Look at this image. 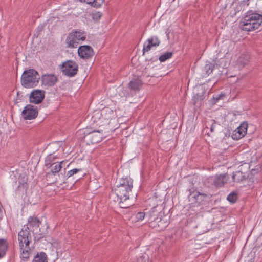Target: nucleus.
Segmentation results:
<instances>
[{
    "instance_id": "f257e3e1",
    "label": "nucleus",
    "mask_w": 262,
    "mask_h": 262,
    "mask_svg": "<svg viewBox=\"0 0 262 262\" xmlns=\"http://www.w3.org/2000/svg\"><path fill=\"white\" fill-rule=\"evenodd\" d=\"M132 189L117 186L115 190L110 193V198L115 202L119 201V205L121 208H128L132 205L129 197V193Z\"/></svg>"
},
{
    "instance_id": "f03ea898",
    "label": "nucleus",
    "mask_w": 262,
    "mask_h": 262,
    "mask_svg": "<svg viewBox=\"0 0 262 262\" xmlns=\"http://www.w3.org/2000/svg\"><path fill=\"white\" fill-rule=\"evenodd\" d=\"M261 23V15L248 13L241 19L240 26L243 30L251 31L258 29Z\"/></svg>"
},
{
    "instance_id": "7ed1b4c3",
    "label": "nucleus",
    "mask_w": 262,
    "mask_h": 262,
    "mask_svg": "<svg viewBox=\"0 0 262 262\" xmlns=\"http://www.w3.org/2000/svg\"><path fill=\"white\" fill-rule=\"evenodd\" d=\"M39 79L40 76L36 70L29 69L23 72L21 77V82L25 88H33L38 84Z\"/></svg>"
},
{
    "instance_id": "20e7f679",
    "label": "nucleus",
    "mask_w": 262,
    "mask_h": 262,
    "mask_svg": "<svg viewBox=\"0 0 262 262\" xmlns=\"http://www.w3.org/2000/svg\"><path fill=\"white\" fill-rule=\"evenodd\" d=\"M146 217L149 223L150 227L155 228L157 230H164L169 224V222L166 217H158L157 212L155 211L150 212Z\"/></svg>"
},
{
    "instance_id": "39448f33",
    "label": "nucleus",
    "mask_w": 262,
    "mask_h": 262,
    "mask_svg": "<svg viewBox=\"0 0 262 262\" xmlns=\"http://www.w3.org/2000/svg\"><path fill=\"white\" fill-rule=\"evenodd\" d=\"M62 74L68 77H72L77 74L78 71V66L73 60H67L60 66Z\"/></svg>"
},
{
    "instance_id": "423d86ee",
    "label": "nucleus",
    "mask_w": 262,
    "mask_h": 262,
    "mask_svg": "<svg viewBox=\"0 0 262 262\" xmlns=\"http://www.w3.org/2000/svg\"><path fill=\"white\" fill-rule=\"evenodd\" d=\"M32 237L28 226H24L18 233V241L19 247H30Z\"/></svg>"
},
{
    "instance_id": "0eeeda50",
    "label": "nucleus",
    "mask_w": 262,
    "mask_h": 262,
    "mask_svg": "<svg viewBox=\"0 0 262 262\" xmlns=\"http://www.w3.org/2000/svg\"><path fill=\"white\" fill-rule=\"evenodd\" d=\"M37 108L31 105H27L22 111V116L25 120H32L37 117Z\"/></svg>"
},
{
    "instance_id": "6e6552de",
    "label": "nucleus",
    "mask_w": 262,
    "mask_h": 262,
    "mask_svg": "<svg viewBox=\"0 0 262 262\" xmlns=\"http://www.w3.org/2000/svg\"><path fill=\"white\" fill-rule=\"evenodd\" d=\"M78 54L81 58L88 59L93 56L94 51L90 46H81L78 49Z\"/></svg>"
},
{
    "instance_id": "1a4fd4ad",
    "label": "nucleus",
    "mask_w": 262,
    "mask_h": 262,
    "mask_svg": "<svg viewBox=\"0 0 262 262\" xmlns=\"http://www.w3.org/2000/svg\"><path fill=\"white\" fill-rule=\"evenodd\" d=\"M52 160V155L51 154L48 156L47 157L45 162L46 165L47 167H51V171L52 173H56L60 171L62 168V164L64 161L60 162L51 163Z\"/></svg>"
},
{
    "instance_id": "9d476101",
    "label": "nucleus",
    "mask_w": 262,
    "mask_h": 262,
    "mask_svg": "<svg viewBox=\"0 0 262 262\" xmlns=\"http://www.w3.org/2000/svg\"><path fill=\"white\" fill-rule=\"evenodd\" d=\"M45 97V92L40 90H33L30 95V101L34 104L40 103Z\"/></svg>"
},
{
    "instance_id": "9b49d317",
    "label": "nucleus",
    "mask_w": 262,
    "mask_h": 262,
    "mask_svg": "<svg viewBox=\"0 0 262 262\" xmlns=\"http://www.w3.org/2000/svg\"><path fill=\"white\" fill-rule=\"evenodd\" d=\"M42 84L49 86L54 85L58 81V77L54 74H46L42 76Z\"/></svg>"
},
{
    "instance_id": "f8f14e48",
    "label": "nucleus",
    "mask_w": 262,
    "mask_h": 262,
    "mask_svg": "<svg viewBox=\"0 0 262 262\" xmlns=\"http://www.w3.org/2000/svg\"><path fill=\"white\" fill-rule=\"evenodd\" d=\"M88 138L91 140L92 144H95L100 142L103 138V134L99 131H93L88 135Z\"/></svg>"
},
{
    "instance_id": "ddd939ff",
    "label": "nucleus",
    "mask_w": 262,
    "mask_h": 262,
    "mask_svg": "<svg viewBox=\"0 0 262 262\" xmlns=\"http://www.w3.org/2000/svg\"><path fill=\"white\" fill-rule=\"evenodd\" d=\"M74 37V34L71 32L69 34L66 39V43L67 47L68 48H77L79 44V42L76 40Z\"/></svg>"
},
{
    "instance_id": "4468645a",
    "label": "nucleus",
    "mask_w": 262,
    "mask_h": 262,
    "mask_svg": "<svg viewBox=\"0 0 262 262\" xmlns=\"http://www.w3.org/2000/svg\"><path fill=\"white\" fill-rule=\"evenodd\" d=\"M228 180L226 174H221L215 177L213 179V184L216 187H221L227 182Z\"/></svg>"
},
{
    "instance_id": "2eb2a0df",
    "label": "nucleus",
    "mask_w": 262,
    "mask_h": 262,
    "mask_svg": "<svg viewBox=\"0 0 262 262\" xmlns=\"http://www.w3.org/2000/svg\"><path fill=\"white\" fill-rule=\"evenodd\" d=\"M248 124L247 123H243L237 128V132L233 135L236 136V138H241L244 137L247 130Z\"/></svg>"
},
{
    "instance_id": "dca6fc26",
    "label": "nucleus",
    "mask_w": 262,
    "mask_h": 262,
    "mask_svg": "<svg viewBox=\"0 0 262 262\" xmlns=\"http://www.w3.org/2000/svg\"><path fill=\"white\" fill-rule=\"evenodd\" d=\"M117 186L128 188V189L132 188L133 181L130 178H122L119 181Z\"/></svg>"
},
{
    "instance_id": "f3484780",
    "label": "nucleus",
    "mask_w": 262,
    "mask_h": 262,
    "mask_svg": "<svg viewBox=\"0 0 262 262\" xmlns=\"http://www.w3.org/2000/svg\"><path fill=\"white\" fill-rule=\"evenodd\" d=\"M249 59L250 56L248 54H243L238 57L237 64L239 68H243L248 63Z\"/></svg>"
},
{
    "instance_id": "a211bd4d",
    "label": "nucleus",
    "mask_w": 262,
    "mask_h": 262,
    "mask_svg": "<svg viewBox=\"0 0 262 262\" xmlns=\"http://www.w3.org/2000/svg\"><path fill=\"white\" fill-rule=\"evenodd\" d=\"M20 252V258L24 261H27L30 254V247H19Z\"/></svg>"
},
{
    "instance_id": "6ab92c4d",
    "label": "nucleus",
    "mask_w": 262,
    "mask_h": 262,
    "mask_svg": "<svg viewBox=\"0 0 262 262\" xmlns=\"http://www.w3.org/2000/svg\"><path fill=\"white\" fill-rule=\"evenodd\" d=\"M8 249V243L6 239H0V259L3 257Z\"/></svg>"
},
{
    "instance_id": "aec40b11",
    "label": "nucleus",
    "mask_w": 262,
    "mask_h": 262,
    "mask_svg": "<svg viewBox=\"0 0 262 262\" xmlns=\"http://www.w3.org/2000/svg\"><path fill=\"white\" fill-rule=\"evenodd\" d=\"M142 83L139 78L137 77L132 79L129 82V85L131 89L133 90H138L142 85Z\"/></svg>"
},
{
    "instance_id": "412c9836",
    "label": "nucleus",
    "mask_w": 262,
    "mask_h": 262,
    "mask_svg": "<svg viewBox=\"0 0 262 262\" xmlns=\"http://www.w3.org/2000/svg\"><path fill=\"white\" fill-rule=\"evenodd\" d=\"M246 179V177L242 171H236L232 176V179L235 182H240Z\"/></svg>"
},
{
    "instance_id": "4be33fe9",
    "label": "nucleus",
    "mask_w": 262,
    "mask_h": 262,
    "mask_svg": "<svg viewBox=\"0 0 262 262\" xmlns=\"http://www.w3.org/2000/svg\"><path fill=\"white\" fill-rule=\"evenodd\" d=\"M33 262H48L47 255L44 252L38 253L34 257Z\"/></svg>"
},
{
    "instance_id": "5701e85b",
    "label": "nucleus",
    "mask_w": 262,
    "mask_h": 262,
    "mask_svg": "<svg viewBox=\"0 0 262 262\" xmlns=\"http://www.w3.org/2000/svg\"><path fill=\"white\" fill-rule=\"evenodd\" d=\"M71 33L74 34V37L79 42L80 40L83 41L85 39V34L84 31H72Z\"/></svg>"
},
{
    "instance_id": "b1692460",
    "label": "nucleus",
    "mask_w": 262,
    "mask_h": 262,
    "mask_svg": "<svg viewBox=\"0 0 262 262\" xmlns=\"http://www.w3.org/2000/svg\"><path fill=\"white\" fill-rule=\"evenodd\" d=\"M81 2H84L88 4L91 5L94 7L99 8L103 4V0H80Z\"/></svg>"
},
{
    "instance_id": "393cba45",
    "label": "nucleus",
    "mask_w": 262,
    "mask_h": 262,
    "mask_svg": "<svg viewBox=\"0 0 262 262\" xmlns=\"http://www.w3.org/2000/svg\"><path fill=\"white\" fill-rule=\"evenodd\" d=\"M28 224L30 226L33 227L37 228L39 227L40 222L39 219L34 216H30L28 219Z\"/></svg>"
},
{
    "instance_id": "a878e982",
    "label": "nucleus",
    "mask_w": 262,
    "mask_h": 262,
    "mask_svg": "<svg viewBox=\"0 0 262 262\" xmlns=\"http://www.w3.org/2000/svg\"><path fill=\"white\" fill-rule=\"evenodd\" d=\"M147 42L150 43L154 47H158L160 44V41L158 37L156 36H153L149 38L147 40Z\"/></svg>"
},
{
    "instance_id": "bb28decb",
    "label": "nucleus",
    "mask_w": 262,
    "mask_h": 262,
    "mask_svg": "<svg viewBox=\"0 0 262 262\" xmlns=\"http://www.w3.org/2000/svg\"><path fill=\"white\" fill-rule=\"evenodd\" d=\"M173 53L171 52H168L164 53V54L161 55L159 57V60L160 62H164L166 60L169 59L171 58L172 56Z\"/></svg>"
},
{
    "instance_id": "cd10ccee",
    "label": "nucleus",
    "mask_w": 262,
    "mask_h": 262,
    "mask_svg": "<svg viewBox=\"0 0 262 262\" xmlns=\"http://www.w3.org/2000/svg\"><path fill=\"white\" fill-rule=\"evenodd\" d=\"M227 199L231 203H234L237 199V194L235 192H232L228 195Z\"/></svg>"
},
{
    "instance_id": "c85d7f7f",
    "label": "nucleus",
    "mask_w": 262,
    "mask_h": 262,
    "mask_svg": "<svg viewBox=\"0 0 262 262\" xmlns=\"http://www.w3.org/2000/svg\"><path fill=\"white\" fill-rule=\"evenodd\" d=\"M213 70V66L211 64H206L204 67V71L206 72V74L209 75L210 73H211Z\"/></svg>"
},
{
    "instance_id": "c756f323",
    "label": "nucleus",
    "mask_w": 262,
    "mask_h": 262,
    "mask_svg": "<svg viewBox=\"0 0 262 262\" xmlns=\"http://www.w3.org/2000/svg\"><path fill=\"white\" fill-rule=\"evenodd\" d=\"M152 47H154L150 45L149 42H145L143 45V55L145 54V52H148L151 50V48Z\"/></svg>"
},
{
    "instance_id": "7c9ffc66",
    "label": "nucleus",
    "mask_w": 262,
    "mask_h": 262,
    "mask_svg": "<svg viewBox=\"0 0 262 262\" xmlns=\"http://www.w3.org/2000/svg\"><path fill=\"white\" fill-rule=\"evenodd\" d=\"M102 14L100 12H95L92 14V17L95 21H98L101 17Z\"/></svg>"
},
{
    "instance_id": "2f4dec72",
    "label": "nucleus",
    "mask_w": 262,
    "mask_h": 262,
    "mask_svg": "<svg viewBox=\"0 0 262 262\" xmlns=\"http://www.w3.org/2000/svg\"><path fill=\"white\" fill-rule=\"evenodd\" d=\"M145 217V213L144 212H139L136 214L137 221H142Z\"/></svg>"
},
{
    "instance_id": "473e14b6",
    "label": "nucleus",
    "mask_w": 262,
    "mask_h": 262,
    "mask_svg": "<svg viewBox=\"0 0 262 262\" xmlns=\"http://www.w3.org/2000/svg\"><path fill=\"white\" fill-rule=\"evenodd\" d=\"M81 170V169L75 168L69 171L67 173V175L69 177H70L74 175V174L76 173L77 172L80 171Z\"/></svg>"
},
{
    "instance_id": "72a5a7b5",
    "label": "nucleus",
    "mask_w": 262,
    "mask_h": 262,
    "mask_svg": "<svg viewBox=\"0 0 262 262\" xmlns=\"http://www.w3.org/2000/svg\"><path fill=\"white\" fill-rule=\"evenodd\" d=\"M135 262H149V261L145 256H140L136 259Z\"/></svg>"
},
{
    "instance_id": "f704fd0d",
    "label": "nucleus",
    "mask_w": 262,
    "mask_h": 262,
    "mask_svg": "<svg viewBox=\"0 0 262 262\" xmlns=\"http://www.w3.org/2000/svg\"><path fill=\"white\" fill-rule=\"evenodd\" d=\"M211 124L210 125V129L211 132H213L214 130L215 125V122L214 120H211Z\"/></svg>"
},
{
    "instance_id": "c9c22d12",
    "label": "nucleus",
    "mask_w": 262,
    "mask_h": 262,
    "mask_svg": "<svg viewBox=\"0 0 262 262\" xmlns=\"http://www.w3.org/2000/svg\"><path fill=\"white\" fill-rule=\"evenodd\" d=\"M224 96H225L224 94H221L215 97H213V98H214V99L216 100V101H218L219 100L221 99L222 97H224Z\"/></svg>"
},
{
    "instance_id": "e433bc0d",
    "label": "nucleus",
    "mask_w": 262,
    "mask_h": 262,
    "mask_svg": "<svg viewBox=\"0 0 262 262\" xmlns=\"http://www.w3.org/2000/svg\"><path fill=\"white\" fill-rule=\"evenodd\" d=\"M200 195L199 193H198V194H194V195L192 196V197L195 198V199H198V197Z\"/></svg>"
},
{
    "instance_id": "4c0bfd02",
    "label": "nucleus",
    "mask_w": 262,
    "mask_h": 262,
    "mask_svg": "<svg viewBox=\"0 0 262 262\" xmlns=\"http://www.w3.org/2000/svg\"><path fill=\"white\" fill-rule=\"evenodd\" d=\"M2 215H3V212L0 209V221L2 220Z\"/></svg>"
},
{
    "instance_id": "58836bf2",
    "label": "nucleus",
    "mask_w": 262,
    "mask_h": 262,
    "mask_svg": "<svg viewBox=\"0 0 262 262\" xmlns=\"http://www.w3.org/2000/svg\"><path fill=\"white\" fill-rule=\"evenodd\" d=\"M209 125V124H206V127L207 128H208L209 127V126H208Z\"/></svg>"
}]
</instances>
